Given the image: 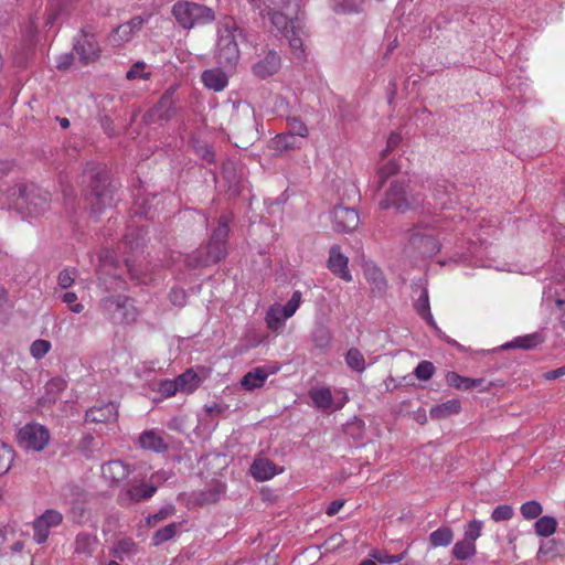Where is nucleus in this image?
Returning a JSON list of instances; mask_svg holds the SVG:
<instances>
[{"instance_id":"23","label":"nucleus","mask_w":565,"mask_h":565,"mask_svg":"<svg viewBox=\"0 0 565 565\" xmlns=\"http://www.w3.org/2000/svg\"><path fill=\"white\" fill-rule=\"evenodd\" d=\"M281 472L282 469H278L273 461L266 458L255 459L250 467L252 476L258 481L269 480Z\"/></svg>"},{"instance_id":"33","label":"nucleus","mask_w":565,"mask_h":565,"mask_svg":"<svg viewBox=\"0 0 565 565\" xmlns=\"http://www.w3.org/2000/svg\"><path fill=\"white\" fill-rule=\"evenodd\" d=\"M309 396L319 409H329L333 405V396L328 387L313 388L309 392Z\"/></svg>"},{"instance_id":"31","label":"nucleus","mask_w":565,"mask_h":565,"mask_svg":"<svg viewBox=\"0 0 565 565\" xmlns=\"http://www.w3.org/2000/svg\"><path fill=\"white\" fill-rule=\"evenodd\" d=\"M460 409L461 405L458 399H449L445 403L433 406L430 408L429 415L431 418L440 419L454 414H458Z\"/></svg>"},{"instance_id":"52","label":"nucleus","mask_w":565,"mask_h":565,"mask_svg":"<svg viewBox=\"0 0 565 565\" xmlns=\"http://www.w3.org/2000/svg\"><path fill=\"white\" fill-rule=\"evenodd\" d=\"M300 301H301V292L299 290H296L291 295V298L281 308V313L284 316V319H288L295 315V312L299 308Z\"/></svg>"},{"instance_id":"10","label":"nucleus","mask_w":565,"mask_h":565,"mask_svg":"<svg viewBox=\"0 0 565 565\" xmlns=\"http://www.w3.org/2000/svg\"><path fill=\"white\" fill-rule=\"evenodd\" d=\"M331 222L334 231L350 233L359 226L360 217L354 209L335 205L331 212Z\"/></svg>"},{"instance_id":"22","label":"nucleus","mask_w":565,"mask_h":565,"mask_svg":"<svg viewBox=\"0 0 565 565\" xmlns=\"http://www.w3.org/2000/svg\"><path fill=\"white\" fill-rule=\"evenodd\" d=\"M173 95L174 88L170 87L160 97L157 105L145 115L147 122L151 121L152 118L159 113L158 118L161 120H169L173 116Z\"/></svg>"},{"instance_id":"45","label":"nucleus","mask_w":565,"mask_h":565,"mask_svg":"<svg viewBox=\"0 0 565 565\" xmlns=\"http://www.w3.org/2000/svg\"><path fill=\"white\" fill-rule=\"evenodd\" d=\"M446 382L449 386L457 390L470 391L472 379L462 376L451 371L446 374Z\"/></svg>"},{"instance_id":"11","label":"nucleus","mask_w":565,"mask_h":565,"mask_svg":"<svg viewBox=\"0 0 565 565\" xmlns=\"http://www.w3.org/2000/svg\"><path fill=\"white\" fill-rule=\"evenodd\" d=\"M268 14L273 25L284 36H288L290 32H295L302 24L299 12L290 13L289 10L269 9Z\"/></svg>"},{"instance_id":"57","label":"nucleus","mask_w":565,"mask_h":565,"mask_svg":"<svg viewBox=\"0 0 565 565\" xmlns=\"http://www.w3.org/2000/svg\"><path fill=\"white\" fill-rule=\"evenodd\" d=\"M70 514L74 522H83L86 515L85 500L76 499L75 501H73L70 509Z\"/></svg>"},{"instance_id":"41","label":"nucleus","mask_w":565,"mask_h":565,"mask_svg":"<svg viewBox=\"0 0 565 565\" xmlns=\"http://www.w3.org/2000/svg\"><path fill=\"white\" fill-rule=\"evenodd\" d=\"M14 455L13 448L0 440V477L4 476L10 470Z\"/></svg>"},{"instance_id":"50","label":"nucleus","mask_w":565,"mask_h":565,"mask_svg":"<svg viewBox=\"0 0 565 565\" xmlns=\"http://www.w3.org/2000/svg\"><path fill=\"white\" fill-rule=\"evenodd\" d=\"M514 516V509L510 504H500L491 513V520L494 522L509 521Z\"/></svg>"},{"instance_id":"63","label":"nucleus","mask_w":565,"mask_h":565,"mask_svg":"<svg viewBox=\"0 0 565 565\" xmlns=\"http://www.w3.org/2000/svg\"><path fill=\"white\" fill-rule=\"evenodd\" d=\"M402 141V137L397 132H392L386 142V148L383 151V156H386L388 152L393 151Z\"/></svg>"},{"instance_id":"64","label":"nucleus","mask_w":565,"mask_h":565,"mask_svg":"<svg viewBox=\"0 0 565 565\" xmlns=\"http://www.w3.org/2000/svg\"><path fill=\"white\" fill-rule=\"evenodd\" d=\"M73 60H74V57H73L72 53H65L57 58L56 67L58 70H66L71 66V64L73 63Z\"/></svg>"},{"instance_id":"38","label":"nucleus","mask_w":565,"mask_h":565,"mask_svg":"<svg viewBox=\"0 0 565 565\" xmlns=\"http://www.w3.org/2000/svg\"><path fill=\"white\" fill-rule=\"evenodd\" d=\"M477 554L476 544L469 543L467 541H458L455 543L452 547V555L458 561H467L473 557Z\"/></svg>"},{"instance_id":"60","label":"nucleus","mask_w":565,"mask_h":565,"mask_svg":"<svg viewBox=\"0 0 565 565\" xmlns=\"http://www.w3.org/2000/svg\"><path fill=\"white\" fill-rule=\"evenodd\" d=\"M158 391L166 398L173 396L177 392H180L175 379L161 381L159 383Z\"/></svg>"},{"instance_id":"17","label":"nucleus","mask_w":565,"mask_h":565,"mask_svg":"<svg viewBox=\"0 0 565 565\" xmlns=\"http://www.w3.org/2000/svg\"><path fill=\"white\" fill-rule=\"evenodd\" d=\"M28 199L23 201L22 209L25 207L28 212L38 216L43 214L50 207V193L46 191H42L34 184H30V190L28 194Z\"/></svg>"},{"instance_id":"5","label":"nucleus","mask_w":565,"mask_h":565,"mask_svg":"<svg viewBox=\"0 0 565 565\" xmlns=\"http://www.w3.org/2000/svg\"><path fill=\"white\" fill-rule=\"evenodd\" d=\"M103 315L116 324H131L138 319L139 311L132 298L126 295H109L100 299Z\"/></svg>"},{"instance_id":"24","label":"nucleus","mask_w":565,"mask_h":565,"mask_svg":"<svg viewBox=\"0 0 565 565\" xmlns=\"http://www.w3.org/2000/svg\"><path fill=\"white\" fill-rule=\"evenodd\" d=\"M201 81L206 88L214 92H222L228 84V77L221 68L205 70Z\"/></svg>"},{"instance_id":"36","label":"nucleus","mask_w":565,"mask_h":565,"mask_svg":"<svg viewBox=\"0 0 565 565\" xmlns=\"http://www.w3.org/2000/svg\"><path fill=\"white\" fill-rule=\"evenodd\" d=\"M344 360L347 365L358 373H363L366 370L367 364L364 355L356 348H350L344 355Z\"/></svg>"},{"instance_id":"26","label":"nucleus","mask_w":565,"mask_h":565,"mask_svg":"<svg viewBox=\"0 0 565 565\" xmlns=\"http://www.w3.org/2000/svg\"><path fill=\"white\" fill-rule=\"evenodd\" d=\"M139 445L142 449L154 452H164L168 449L163 438L153 430H146L139 436Z\"/></svg>"},{"instance_id":"20","label":"nucleus","mask_w":565,"mask_h":565,"mask_svg":"<svg viewBox=\"0 0 565 565\" xmlns=\"http://www.w3.org/2000/svg\"><path fill=\"white\" fill-rule=\"evenodd\" d=\"M279 68L280 55L275 50H269L263 58L252 66L253 74L262 79L274 75Z\"/></svg>"},{"instance_id":"19","label":"nucleus","mask_w":565,"mask_h":565,"mask_svg":"<svg viewBox=\"0 0 565 565\" xmlns=\"http://www.w3.org/2000/svg\"><path fill=\"white\" fill-rule=\"evenodd\" d=\"M349 258L341 253L339 245H333L329 250L328 268L331 273L343 279L351 281L352 275L348 268Z\"/></svg>"},{"instance_id":"54","label":"nucleus","mask_w":565,"mask_h":565,"mask_svg":"<svg viewBox=\"0 0 565 565\" xmlns=\"http://www.w3.org/2000/svg\"><path fill=\"white\" fill-rule=\"evenodd\" d=\"M135 33L131 31V28L129 25L125 23L118 25L114 32H113V35H111V39L114 41V43H116L117 45L124 43V42H127L129 41L132 35Z\"/></svg>"},{"instance_id":"14","label":"nucleus","mask_w":565,"mask_h":565,"mask_svg":"<svg viewBox=\"0 0 565 565\" xmlns=\"http://www.w3.org/2000/svg\"><path fill=\"white\" fill-rule=\"evenodd\" d=\"M156 492L157 487L152 483L134 484L121 492L117 501L120 507H129L130 504L152 498Z\"/></svg>"},{"instance_id":"58","label":"nucleus","mask_w":565,"mask_h":565,"mask_svg":"<svg viewBox=\"0 0 565 565\" xmlns=\"http://www.w3.org/2000/svg\"><path fill=\"white\" fill-rule=\"evenodd\" d=\"M281 310L270 308L266 313V323L270 330H277L284 323V317L281 318Z\"/></svg>"},{"instance_id":"48","label":"nucleus","mask_w":565,"mask_h":565,"mask_svg":"<svg viewBox=\"0 0 565 565\" xmlns=\"http://www.w3.org/2000/svg\"><path fill=\"white\" fill-rule=\"evenodd\" d=\"M542 511L541 503L535 500L526 501L520 508V512L525 520L539 518Z\"/></svg>"},{"instance_id":"32","label":"nucleus","mask_w":565,"mask_h":565,"mask_svg":"<svg viewBox=\"0 0 565 565\" xmlns=\"http://www.w3.org/2000/svg\"><path fill=\"white\" fill-rule=\"evenodd\" d=\"M454 540V531L450 526H440L429 534V544L431 547H446Z\"/></svg>"},{"instance_id":"40","label":"nucleus","mask_w":565,"mask_h":565,"mask_svg":"<svg viewBox=\"0 0 565 565\" xmlns=\"http://www.w3.org/2000/svg\"><path fill=\"white\" fill-rule=\"evenodd\" d=\"M30 184L19 183L14 186H11L8 190V198L12 202V204L19 209H22V203L29 196Z\"/></svg>"},{"instance_id":"56","label":"nucleus","mask_w":565,"mask_h":565,"mask_svg":"<svg viewBox=\"0 0 565 565\" xmlns=\"http://www.w3.org/2000/svg\"><path fill=\"white\" fill-rule=\"evenodd\" d=\"M399 169L401 167L395 160H390L383 164L379 170L380 186H382L390 177L396 174Z\"/></svg>"},{"instance_id":"55","label":"nucleus","mask_w":565,"mask_h":565,"mask_svg":"<svg viewBox=\"0 0 565 565\" xmlns=\"http://www.w3.org/2000/svg\"><path fill=\"white\" fill-rule=\"evenodd\" d=\"M435 372V366L430 361H422L414 370V374L418 380L428 381Z\"/></svg>"},{"instance_id":"44","label":"nucleus","mask_w":565,"mask_h":565,"mask_svg":"<svg viewBox=\"0 0 565 565\" xmlns=\"http://www.w3.org/2000/svg\"><path fill=\"white\" fill-rule=\"evenodd\" d=\"M287 131L295 136L297 139L306 138L309 134L308 127L298 117L287 118Z\"/></svg>"},{"instance_id":"13","label":"nucleus","mask_w":565,"mask_h":565,"mask_svg":"<svg viewBox=\"0 0 565 565\" xmlns=\"http://www.w3.org/2000/svg\"><path fill=\"white\" fill-rule=\"evenodd\" d=\"M455 186L445 181L438 182L435 184L429 199L433 202L428 201V205H431L434 210H446L452 207V205L457 202V196L455 195Z\"/></svg>"},{"instance_id":"8","label":"nucleus","mask_w":565,"mask_h":565,"mask_svg":"<svg viewBox=\"0 0 565 565\" xmlns=\"http://www.w3.org/2000/svg\"><path fill=\"white\" fill-rule=\"evenodd\" d=\"M17 438L21 448L39 452L49 445L51 434L44 425L28 423L19 429Z\"/></svg>"},{"instance_id":"6","label":"nucleus","mask_w":565,"mask_h":565,"mask_svg":"<svg viewBox=\"0 0 565 565\" xmlns=\"http://www.w3.org/2000/svg\"><path fill=\"white\" fill-rule=\"evenodd\" d=\"M408 183L404 180H394L391 182L384 198L380 201L382 210L395 209L398 212L416 210L424 203L420 195H414L409 192Z\"/></svg>"},{"instance_id":"16","label":"nucleus","mask_w":565,"mask_h":565,"mask_svg":"<svg viewBox=\"0 0 565 565\" xmlns=\"http://www.w3.org/2000/svg\"><path fill=\"white\" fill-rule=\"evenodd\" d=\"M74 51L85 64L94 62L99 56V45L93 34L82 32L74 43Z\"/></svg>"},{"instance_id":"53","label":"nucleus","mask_w":565,"mask_h":565,"mask_svg":"<svg viewBox=\"0 0 565 565\" xmlns=\"http://www.w3.org/2000/svg\"><path fill=\"white\" fill-rule=\"evenodd\" d=\"M269 9L289 10L290 13L300 12V0H267Z\"/></svg>"},{"instance_id":"59","label":"nucleus","mask_w":565,"mask_h":565,"mask_svg":"<svg viewBox=\"0 0 565 565\" xmlns=\"http://www.w3.org/2000/svg\"><path fill=\"white\" fill-rule=\"evenodd\" d=\"M77 295L73 291H66L61 296V300L70 305V310L74 313H81L84 310V306L81 302H77Z\"/></svg>"},{"instance_id":"27","label":"nucleus","mask_w":565,"mask_h":565,"mask_svg":"<svg viewBox=\"0 0 565 565\" xmlns=\"http://www.w3.org/2000/svg\"><path fill=\"white\" fill-rule=\"evenodd\" d=\"M543 342V337L535 332L530 333L523 337H516L512 341L507 342L502 345V349H523V350H531L536 348L539 344Z\"/></svg>"},{"instance_id":"21","label":"nucleus","mask_w":565,"mask_h":565,"mask_svg":"<svg viewBox=\"0 0 565 565\" xmlns=\"http://www.w3.org/2000/svg\"><path fill=\"white\" fill-rule=\"evenodd\" d=\"M278 367L274 366H257L248 371L241 380L242 386L246 391H253L264 386L269 375L275 374Z\"/></svg>"},{"instance_id":"49","label":"nucleus","mask_w":565,"mask_h":565,"mask_svg":"<svg viewBox=\"0 0 565 565\" xmlns=\"http://www.w3.org/2000/svg\"><path fill=\"white\" fill-rule=\"evenodd\" d=\"M51 342L43 339H38L32 342L30 347V354L35 360H41L51 350Z\"/></svg>"},{"instance_id":"30","label":"nucleus","mask_w":565,"mask_h":565,"mask_svg":"<svg viewBox=\"0 0 565 565\" xmlns=\"http://www.w3.org/2000/svg\"><path fill=\"white\" fill-rule=\"evenodd\" d=\"M311 340L316 348L326 350L330 347L332 334L330 329L321 321L316 322L315 328L311 332Z\"/></svg>"},{"instance_id":"2","label":"nucleus","mask_w":565,"mask_h":565,"mask_svg":"<svg viewBox=\"0 0 565 565\" xmlns=\"http://www.w3.org/2000/svg\"><path fill=\"white\" fill-rule=\"evenodd\" d=\"M82 183L86 185L85 200L94 214H100L114 202L115 189L108 180L105 168L89 163L82 175Z\"/></svg>"},{"instance_id":"1","label":"nucleus","mask_w":565,"mask_h":565,"mask_svg":"<svg viewBox=\"0 0 565 565\" xmlns=\"http://www.w3.org/2000/svg\"><path fill=\"white\" fill-rule=\"evenodd\" d=\"M230 221L226 215H221L216 227L212 231L207 245L188 254L184 263L189 268H202L214 264L226 257L227 238L230 233Z\"/></svg>"},{"instance_id":"9","label":"nucleus","mask_w":565,"mask_h":565,"mask_svg":"<svg viewBox=\"0 0 565 565\" xmlns=\"http://www.w3.org/2000/svg\"><path fill=\"white\" fill-rule=\"evenodd\" d=\"M63 522V514L54 509L45 510L33 522V540L38 544L46 542L51 529L58 526Z\"/></svg>"},{"instance_id":"61","label":"nucleus","mask_w":565,"mask_h":565,"mask_svg":"<svg viewBox=\"0 0 565 565\" xmlns=\"http://www.w3.org/2000/svg\"><path fill=\"white\" fill-rule=\"evenodd\" d=\"M75 269L65 268L58 273L57 284L61 288L67 289L74 284Z\"/></svg>"},{"instance_id":"46","label":"nucleus","mask_w":565,"mask_h":565,"mask_svg":"<svg viewBox=\"0 0 565 565\" xmlns=\"http://www.w3.org/2000/svg\"><path fill=\"white\" fill-rule=\"evenodd\" d=\"M147 64L142 61H138L127 71L126 78L129 81L143 79L148 81L151 76L150 72H146Z\"/></svg>"},{"instance_id":"43","label":"nucleus","mask_w":565,"mask_h":565,"mask_svg":"<svg viewBox=\"0 0 565 565\" xmlns=\"http://www.w3.org/2000/svg\"><path fill=\"white\" fill-rule=\"evenodd\" d=\"M483 522L480 520H471L463 529V541L476 544V541L481 536Z\"/></svg>"},{"instance_id":"47","label":"nucleus","mask_w":565,"mask_h":565,"mask_svg":"<svg viewBox=\"0 0 565 565\" xmlns=\"http://www.w3.org/2000/svg\"><path fill=\"white\" fill-rule=\"evenodd\" d=\"M370 556L381 564H394L402 562L406 556V551L397 555H390L385 551L373 550Z\"/></svg>"},{"instance_id":"34","label":"nucleus","mask_w":565,"mask_h":565,"mask_svg":"<svg viewBox=\"0 0 565 565\" xmlns=\"http://www.w3.org/2000/svg\"><path fill=\"white\" fill-rule=\"evenodd\" d=\"M146 235L147 231H145L142 227L134 230L131 226H129L128 232L124 236V244L129 246L132 252L139 250L145 245Z\"/></svg>"},{"instance_id":"62","label":"nucleus","mask_w":565,"mask_h":565,"mask_svg":"<svg viewBox=\"0 0 565 565\" xmlns=\"http://www.w3.org/2000/svg\"><path fill=\"white\" fill-rule=\"evenodd\" d=\"M170 300L175 306H183L185 303V292L180 288H172L169 294Z\"/></svg>"},{"instance_id":"29","label":"nucleus","mask_w":565,"mask_h":565,"mask_svg":"<svg viewBox=\"0 0 565 565\" xmlns=\"http://www.w3.org/2000/svg\"><path fill=\"white\" fill-rule=\"evenodd\" d=\"M97 537L92 533L81 532L76 535L74 542L75 553L78 555L90 556L96 547Z\"/></svg>"},{"instance_id":"18","label":"nucleus","mask_w":565,"mask_h":565,"mask_svg":"<svg viewBox=\"0 0 565 565\" xmlns=\"http://www.w3.org/2000/svg\"><path fill=\"white\" fill-rule=\"evenodd\" d=\"M118 418V407L114 402L96 405L88 408L85 413L86 423H114Z\"/></svg>"},{"instance_id":"28","label":"nucleus","mask_w":565,"mask_h":565,"mask_svg":"<svg viewBox=\"0 0 565 565\" xmlns=\"http://www.w3.org/2000/svg\"><path fill=\"white\" fill-rule=\"evenodd\" d=\"M366 0H331L330 6L337 14H358L364 9Z\"/></svg>"},{"instance_id":"12","label":"nucleus","mask_w":565,"mask_h":565,"mask_svg":"<svg viewBox=\"0 0 565 565\" xmlns=\"http://www.w3.org/2000/svg\"><path fill=\"white\" fill-rule=\"evenodd\" d=\"M414 308H415L416 312L427 322V324L435 330L436 334L440 339H443L444 341H446L449 344L458 345V343L454 339H450L448 335H446L441 331V329L437 326V323L431 315V311H430V303H429V296H428L427 288H425V287L422 288L420 295L418 296L417 300L414 303Z\"/></svg>"},{"instance_id":"15","label":"nucleus","mask_w":565,"mask_h":565,"mask_svg":"<svg viewBox=\"0 0 565 565\" xmlns=\"http://www.w3.org/2000/svg\"><path fill=\"white\" fill-rule=\"evenodd\" d=\"M135 469L121 460H109L102 465V476L110 486L124 483Z\"/></svg>"},{"instance_id":"4","label":"nucleus","mask_w":565,"mask_h":565,"mask_svg":"<svg viewBox=\"0 0 565 565\" xmlns=\"http://www.w3.org/2000/svg\"><path fill=\"white\" fill-rule=\"evenodd\" d=\"M171 14L179 26L184 30H191L212 23L215 20L213 9L201 3L180 0L171 8Z\"/></svg>"},{"instance_id":"3","label":"nucleus","mask_w":565,"mask_h":565,"mask_svg":"<svg viewBox=\"0 0 565 565\" xmlns=\"http://www.w3.org/2000/svg\"><path fill=\"white\" fill-rule=\"evenodd\" d=\"M245 40L246 35L243 29L237 26L234 21L226 23L218 31L215 55L217 63L224 68L235 67L241 57L238 42Z\"/></svg>"},{"instance_id":"51","label":"nucleus","mask_w":565,"mask_h":565,"mask_svg":"<svg viewBox=\"0 0 565 565\" xmlns=\"http://www.w3.org/2000/svg\"><path fill=\"white\" fill-rule=\"evenodd\" d=\"M175 512V508L172 504H168L166 507H162L158 512L153 514H149L146 518V522L148 525L153 526L158 524L160 521L173 515Z\"/></svg>"},{"instance_id":"42","label":"nucleus","mask_w":565,"mask_h":565,"mask_svg":"<svg viewBox=\"0 0 565 565\" xmlns=\"http://www.w3.org/2000/svg\"><path fill=\"white\" fill-rule=\"evenodd\" d=\"M179 524L173 522L159 530H157L152 536V544L158 546L164 542L170 541L178 531Z\"/></svg>"},{"instance_id":"35","label":"nucleus","mask_w":565,"mask_h":565,"mask_svg":"<svg viewBox=\"0 0 565 565\" xmlns=\"http://www.w3.org/2000/svg\"><path fill=\"white\" fill-rule=\"evenodd\" d=\"M178 388L180 392L191 393L200 384V379L192 370H186L182 374L175 377Z\"/></svg>"},{"instance_id":"37","label":"nucleus","mask_w":565,"mask_h":565,"mask_svg":"<svg viewBox=\"0 0 565 565\" xmlns=\"http://www.w3.org/2000/svg\"><path fill=\"white\" fill-rule=\"evenodd\" d=\"M557 520L551 515H543L534 523V531L539 536L548 537L555 533Z\"/></svg>"},{"instance_id":"7","label":"nucleus","mask_w":565,"mask_h":565,"mask_svg":"<svg viewBox=\"0 0 565 565\" xmlns=\"http://www.w3.org/2000/svg\"><path fill=\"white\" fill-rule=\"evenodd\" d=\"M440 250V243L433 230L427 226H415L409 234L405 252L414 257L431 258Z\"/></svg>"},{"instance_id":"25","label":"nucleus","mask_w":565,"mask_h":565,"mask_svg":"<svg viewBox=\"0 0 565 565\" xmlns=\"http://www.w3.org/2000/svg\"><path fill=\"white\" fill-rule=\"evenodd\" d=\"M301 141L292 136L290 132L285 131L276 135L269 142V148L275 152L281 153L288 150L300 148Z\"/></svg>"},{"instance_id":"39","label":"nucleus","mask_w":565,"mask_h":565,"mask_svg":"<svg viewBox=\"0 0 565 565\" xmlns=\"http://www.w3.org/2000/svg\"><path fill=\"white\" fill-rule=\"evenodd\" d=\"M302 34L303 25L301 24V26L298 30H295V32H290L288 36H285L289 42V46L290 50L292 51V54L297 58H302L305 56Z\"/></svg>"}]
</instances>
